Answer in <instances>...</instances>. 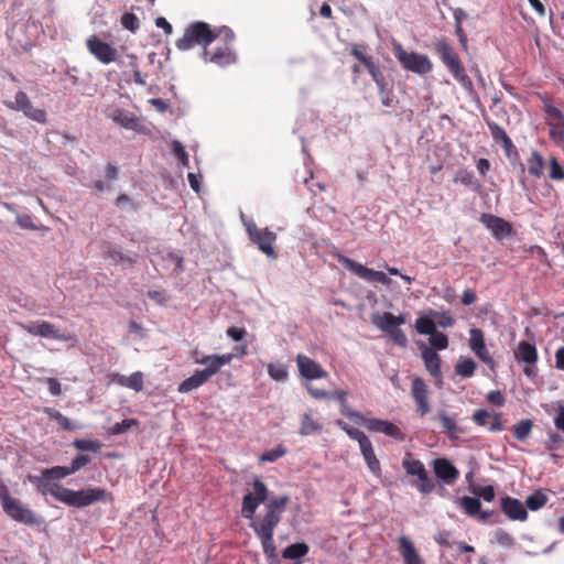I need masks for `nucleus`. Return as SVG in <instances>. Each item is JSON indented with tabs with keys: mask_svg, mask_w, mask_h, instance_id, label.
Segmentation results:
<instances>
[{
	"mask_svg": "<svg viewBox=\"0 0 564 564\" xmlns=\"http://www.w3.org/2000/svg\"><path fill=\"white\" fill-rule=\"evenodd\" d=\"M269 489L267 485L254 477L252 491L242 498L241 514L250 520V528L254 533H274L281 521L282 513L290 501L289 496L275 497L264 506V513L256 516L257 508L268 499Z\"/></svg>",
	"mask_w": 564,
	"mask_h": 564,
	"instance_id": "nucleus-1",
	"label": "nucleus"
},
{
	"mask_svg": "<svg viewBox=\"0 0 564 564\" xmlns=\"http://www.w3.org/2000/svg\"><path fill=\"white\" fill-rule=\"evenodd\" d=\"M28 480L36 486L41 495H52L56 500L78 509L95 502L111 503L113 501L112 494L105 488L88 487L82 490H73L57 482H52L42 473L41 475H29Z\"/></svg>",
	"mask_w": 564,
	"mask_h": 564,
	"instance_id": "nucleus-2",
	"label": "nucleus"
},
{
	"mask_svg": "<svg viewBox=\"0 0 564 564\" xmlns=\"http://www.w3.org/2000/svg\"><path fill=\"white\" fill-rule=\"evenodd\" d=\"M220 36L230 41L235 37L234 32L229 28L224 26L214 31L208 23L197 21L185 29L183 36L176 41L175 45L181 51L191 50L195 45L203 46L202 55L204 59H207L209 54L207 46Z\"/></svg>",
	"mask_w": 564,
	"mask_h": 564,
	"instance_id": "nucleus-3",
	"label": "nucleus"
},
{
	"mask_svg": "<svg viewBox=\"0 0 564 564\" xmlns=\"http://www.w3.org/2000/svg\"><path fill=\"white\" fill-rule=\"evenodd\" d=\"M433 50L453 78L471 96L475 94L473 80L454 47L444 37L433 42Z\"/></svg>",
	"mask_w": 564,
	"mask_h": 564,
	"instance_id": "nucleus-4",
	"label": "nucleus"
},
{
	"mask_svg": "<svg viewBox=\"0 0 564 564\" xmlns=\"http://www.w3.org/2000/svg\"><path fill=\"white\" fill-rule=\"evenodd\" d=\"M0 502L4 513L12 520L28 525L36 523L34 512L26 508L20 499L10 495L9 488L2 479H0Z\"/></svg>",
	"mask_w": 564,
	"mask_h": 564,
	"instance_id": "nucleus-5",
	"label": "nucleus"
},
{
	"mask_svg": "<svg viewBox=\"0 0 564 564\" xmlns=\"http://www.w3.org/2000/svg\"><path fill=\"white\" fill-rule=\"evenodd\" d=\"M540 98L543 104L542 109L545 124L549 128V138L556 147L562 148L564 152V113L552 104L550 98L544 96Z\"/></svg>",
	"mask_w": 564,
	"mask_h": 564,
	"instance_id": "nucleus-6",
	"label": "nucleus"
},
{
	"mask_svg": "<svg viewBox=\"0 0 564 564\" xmlns=\"http://www.w3.org/2000/svg\"><path fill=\"white\" fill-rule=\"evenodd\" d=\"M402 467L406 475L415 477L416 480L412 482V486L423 495H429L435 489V484L430 477L424 464L412 456L411 453H406L403 460Z\"/></svg>",
	"mask_w": 564,
	"mask_h": 564,
	"instance_id": "nucleus-7",
	"label": "nucleus"
},
{
	"mask_svg": "<svg viewBox=\"0 0 564 564\" xmlns=\"http://www.w3.org/2000/svg\"><path fill=\"white\" fill-rule=\"evenodd\" d=\"M393 53L402 67L409 72L425 75L433 69V63L427 55L408 52L399 43L393 44Z\"/></svg>",
	"mask_w": 564,
	"mask_h": 564,
	"instance_id": "nucleus-8",
	"label": "nucleus"
},
{
	"mask_svg": "<svg viewBox=\"0 0 564 564\" xmlns=\"http://www.w3.org/2000/svg\"><path fill=\"white\" fill-rule=\"evenodd\" d=\"M245 227L251 242L257 245L258 249L267 257L275 259L273 245L276 241V234L268 228L260 229L252 220L245 221Z\"/></svg>",
	"mask_w": 564,
	"mask_h": 564,
	"instance_id": "nucleus-9",
	"label": "nucleus"
},
{
	"mask_svg": "<svg viewBox=\"0 0 564 564\" xmlns=\"http://www.w3.org/2000/svg\"><path fill=\"white\" fill-rule=\"evenodd\" d=\"M336 258L341 265L362 280L368 282H378L383 285H390L392 282L384 272L369 269L341 253H337Z\"/></svg>",
	"mask_w": 564,
	"mask_h": 564,
	"instance_id": "nucleus-10",
	"label": "nucleus"
},
{
	"mask_svg": "<svg viewBox=\"0 0 564 564\" xmlns=\"http://www.w3.org/2000/svg\"><path fill=\"white\" fill-rule=\"evenodd\" d=\"M6 107L12 110L22 111L25 117L39 123L47 120L46 111L34 108L30 98L24 91H18L13 101H4Z\"/></svg>",
	"mask_w": 564,
	"mask_h": 564,
	"instance_id": "nucleus-11",
	"label": "nucleus"
},
{
	"mask_svg": "<svg viewBox=\"0 0 564 564\" xmlns=\"http://www.w3.org/2000/svg\"><path fill=\"white\" fill-rule=\"evenodd\" d=\"M193 358L195 364L206 366L200 371L208 381L213 376L218 373L221 367L229 365L231 362L234 355H200L198 351H194Z\"/></svg>",
	"mask_w": 564,
	"mask_h": 564,
	"instance_id": "nucleus-12",
	"label": "nucleus"
},
{
	"mask_svg": "<svg viewBox=\"0 0 564 564\" xmlns=\"http://www.w3.org/2000/svg\"><path fill=\"white\" fill-rule=\"evenodd\" d=\"M86 47L88 52L102 64H111L118 58L117 48L100 40L97 35H90L86 40Z\"/></svg>",
	"mask_w": 564,
	"mask_h": 564,
	"instance_id": "nucleus-13",
	"label": "nucleus"
},
{
	"mask_svg": "<svg viewBox=\"0 0 564 564\" xmlns=\"http://www.w3.org/2000/svg\"><path fill=\"white\" fill-rule=\"evenodd\" d=\"M21 328L32 336L57 339L62 341H68L72 339L70 335L61 333L54 324L46 321H35L29 324H21Z\"/></svg>",
	"mask_w": 564,
	"mask_h": 564,
	"instance_id": "nucleus-14",
	"label": "nucleus"
},
{
	"mask_svg": "<svg viewBox=\"0 0 564 564\" xmlns=\"http://www.w3.org/2000/svg\"><path fill=\"white\" fill-rule=\"evenodd\" d=\"M514 358L518 362H523V373L528 378H534L536 376L535 364L538 362V350L536 347L525 340L518 344L514 350Z\"/></svg>",
	"mask_w": 564,
	"mask_h": 564,
	"instance_id": "nucleus-15",
	"label": "nucleus"
},
{
	"mask_svg": "<svg viewBox=\"0 0 564 564\" xmlns=\"http://www.w3.org/2000/svg\"><path fill=\"white\" fill-rule=\"evenodd\" d=\"M411 397L416 405V414L421 417L425 416L431 411V404L429 401V387L422 378L414 377L412 379Z\"/></svg>",
	"mask_w": 564,
	"mask_h": 564,
	"instance_id": "nucleus-16",
	"label": "nucleus"
},
{
	"mask_svg": "<svg viewBox=\"0 0 564 564\" xmlns=\"http://www.w3.org/2000/svg\"><path fill=\"white\" fill-rule=\"evenodd\" d=\"M432 468L436 479L444 485L451 486L459 478V470L445 457L435 458Z\"/></svg>",
	"mask_w": 564,
	"mask_h": 564,
	"instance_id": "nucleus-17",
	"label": "nucleus"
},
{
	"mask_svg": "<svg viewBox=\"0 0 564 564\" xmlns=\"http://www.w3.org/2000/svg\"><path fill=\"white\" fill-rule=\"evenodd\" d=\"M479 220L482 225L486 226V228L491 231L492 236L498 240L513 235L512 225L501 217L484 213L480 215Z\"/></svg>",
	"mask_w": 564,
	"mask_h": 564,
	"instance_id": "nucleus-18",
	"label": "nucleus"
},
{
	"mask_svg": "<svg viewBox=\"0 0 564 564\" xmlns=\"http://www.w3.org/2000/svg\"><path fill=\"white\" fill-rule=\"evenodd\" d=\"M370 432L382 433L398 441H404L405 434L394 423L381 419H365L361 423Z\"/></svg>",
	"mask_w": 564,
	"mask_h": 564,
	"instance_id": "nucleus-19",
	"label": "nucleus"
},
{
	"mask_svg": "<svg viewBox=\"0 0 564 564\" xmlns=\"http://www.w3.org/2000/svg\"><path fill=\"white\" fill-rule=\"evenodd\" d=\"M295 361L300 375L307 380L326 378L328 375L318 362L303 354H299Z\"/></svg>",
	"mask_w": 564,
	"mask_h": 564,
	"instance_id": "nucleus-20",
	"label": "nucleus"
},
{
	"mask_svg": "<svg viewBox=\"0 0 564 564\" xmlns=\"http://www.w3.org/2000/svg\"><path fill=\"white\" fill-rule=\"evenodd\" d=\"M500 508L510 520L525 521L528 519L527 508L516 498L509 496L502 497Z\"/></svg>",
	"mask_w": 564,
	"mask_h": 564,
	"instance_id": "nucleus-21",
	"label": "nucleus"
},
{
	"mask_svg": "<svg viewBox=\"0 0 564 564\" xmlns=\"http://www.w3.org/2000/svg\"><path fill=\"white\" fill-rule=\"evenodd\" d=\"M473 421L479 426H486L489 432H500L503 430L500 413H490L487 410L479 409L474 412Z\"/></svg>",
	"mask_w": 564,
	"mask_h": 564,
	"instance_id": "nucleus-22",
	"label": "nucleus"
},
{
	"mask_svg": "<svg viewBox=\"0 0 564 564\" xmlns=\"http://www.w3.org/2000/svg\"><path fill=\"white\" fill-rule=\"evenodd\" d=\"M404 323L405 316L403 314L395 316L390 312H386L382 314L377 313L372 315V324L387 335H389L392 329H395Z\"/></svg>",
	"mask_w": 564,
	"mask_h": 564,
	"instance_id": "nucleus-23",
	"label": "nucleus"
},
{
	"mask_svg": "<svg viewBox=\"0 0 564 564\" xmlns=\"http://www.w3.org/2000/svg\"><path fill=\"white\" fill-rule=\"evenodd\" d=\"M347 390H334L329 391L328 399H334L339 403L340 413L347 419L354 421L355 423H362L364 416L360 412L352 410L347 403Z\"/></svg>",
	"mask_w": 564,
	"mask_h": 564,
	"instance_id": "nucleus-24",
	"label": "nucleus"
},
{
	"mask_svg": "<svg viewBox=\"0 0 564 564\" xmlns=\"http://www.w3.org/2000/svg\"><path fill=\"white\" fill-rule=\"evenodd\" d=\"M398 549L404 564H423L422 557L416 551L413 542L405 535L398 538Z\"/></svg>",
	"mask_w": 564,
	"mask_h": 564,
	"instance_id": "nucleus-25",
	"label": "nucleus"
},
{
	"mask_svg": "<svg viewBox=\"0 0 564 564\" xmlns=\"http://www.w3.org/2000/svg\"><path fill=\"white\" fill-rule=\"evenodd\" d=\"M112 121H115L120 127L138 131L140 127V120L137 116H134L132 112L124 110V109H115L110 116Z\"/></svg>",
	"mask_w": 564,
	"mask_h": 564,
	"instance_id": "nucleus-26",
	"label": "nucleus"
},
{
	"mask_svg": "<svg viewBox=\"0 0 564 564\" xmlns=\"http://www.w3.org/2000/svg\"><path fill=\"white\" fill-rule=\"evenodd\" d=\"M225 40V46L217 47L213 53H209L206 61H209L212 63H215L219 66H227L236 62V54L234 51L228 46V43L231 42L230 40Z\"/></svg>",
	"mask_w": 564,
	"mask_h": 564,
	"instance_id": "nucleus-27",
	"label": "nucleus"
},
{
	"mask_svg": "<svg viewBox=\"0 0 564 564\" xmlns=\"http://www.w3.org/2000/svg\"><path fill=\"white\" fill-rule=\"evenodd\" d=\"M490 130V134L495 142L500 143L507 154L514 148V144L510 137L507 134L503 128L494 121H486Z\"/></svg>",
	"mask_w": 564,
	"mask_h": 564,
	"instance_id": "nucleus-28",
	"label": "nucleus"
},
{
	"mask_svg": "<svg viewBox=\"0 0 564 564\" xmlns=\"http://www.w3.org/2000/svg\"><path fill=\"white\" fill-rule=\"evenodd\" d=\"M362 457L369 468V470L376 476L380 477L382 474L381 464L376 456L371 441L360 447Z\"/></svg>",
	"mask_w": 564,
	"mask_h": 564,
	"instance_id": "nucleus-29",
	"label": "nucleus"
},
{
	"mask_svg": "<svg viewBox=\"0 0 564 564\" xmlns=\"http://www.w3.org/2000/svg\"><path fill=\"white\" fill-rule=\"evenodd\" d=\"M459 505L469 517L479 514L482 520H486L489 517L488 511L480 512L481 503L476 497L464 496L460 498Z\"/></svg>",
	"mask_w": 564,
	"mask_h": 564,
	"instance_id": "nucleus-30",
	"label": "nucleus"
},
{
	"mask_svg": "<svg viewBox=\"0 0 564 564\" xmlns=\"http://www.w3.org/2000/svg\"><path fill=\"white\" fill-rule=\"evenodd\" d=\"M528 173L534 178H541L543 176V171L545 167V161L543 155L533 150L531 155L527 160Z\"/></svg>",
	"mask_w": 564,
	"mask_h": 564,
	"instance_id": "nucleus-31",
	"label": "nucleus"
},
{
	"mask_svg": "<svg viewBox=\"0 0 564 564\" xmlns=\"http://www.w3.org/2000/svg\"><path fill=\"white\" fill-rule=\"evenodd\" d=\"M422 358L430 375L434 378H441L442 372L440 355L436 351L427 348L422 352Z\"/></svg>",
	"mask_w": 564,
	"mask_h": 564,
	"instance_id": "nucleus-32",
	"label": "nucleus"
},
{
	"mask_svg": "<svg viewBox=\"0 0 564 564\" xmlns=\"http://www.w3.org/2000/svg\"><path fill=\"white\" fill-rule=\"evenodd\" d=\"M436 417L440 421L442 430L445 434H447L449 437H457L460 430L456 424L455 417L449 416L445 410H440Z\"/></svg>",
	"mask_w": 564,
	"mask_h": 564,
	"instance_id": "nucleus-33",
	"label": "nucleus"
},
{
	"mask_svg": "<svg viewBox=\"0 0 564 564\" xmlns=\"http://www.w3.org/2000/svg\"><path fill=\"white\" fill-rule=\"evenodd\" d=\"M207 382V379L202 373L200 370H196L191 377L186 378L178 386V392L187 393L192 390H195Z\"/></svg>",
	"mask_w": 564,
	"mask_h": 564,
	"instance_id": "nucleus-34",
	"label": "nucleus"
},
{
	"mask_svg": "<svg viewBox=\"0 0 564 564\" xmlns=\"http://www.w3.org/2000/svg\"><path fill=\"white\" fill-rule=\"evenodd\" d=\"M322 431V424L312 417L311 414L305 413L301 419L300 434L307 436Z\"/></svg>",
	"mask_w": 564,
	"mask_h": 564,
	"instance_id": "nucleus-35",
	"label": "nucleus"
},
{
	"mask_svg": "<svg viewBox=\"0 0 564 564\" xmlns=\"http://www.w3.org/2000/svg\"><path fill=\"white\" fill-rule=\"evenodd\" d=\"M44 412L48 415L50 419L56 421L64 431L70 432L78 429L77 425L72 423V421L67 416H65L54 408H45Z\"/></svg>",
	"mask_w": 564,
	"mask_h": 564,
	"instance_id": "nucleus-36",
	"label": "nucleus"
},
{
	"mask_svg": "<svg viewBox=\"0 0 564 564\" xmlns=\"http://www.w3.org/2000/svg\"><path fill=\"white\" fill-rule=\"evenodd\" d=\"M337 425L346 432V434L354 441H357L358 444H359V447L364 446L365 444H367L368 442H370V440L368 438V436L360 430L356 429V427H352L350 425H348L346 422L341 421V420H338L337 421Z\"/></svg>",
	"mask_w": 564,
	"mask_h": 564,
	"instance_id": "nucleus-37",
	"label": "nucleus"
},
{
	"mask_svg": "<svg viewBox=\"0 0 564 564\" xmlns=\"http://www.w3.org/2000/svg\"><path fill=\"white\" fill-rule=\"evenodd\" d=\"M308 551L310 547L306 543L299 542L286 546L282 552V556L290 560L301 558L305 556Z\"/></svg>",
	"mask_w": 564,
	"mask_h": 564,
	"instance_id": "nucleus-38",
	"label": "nucleus"
},
{
	"mask_svg": "<svg viewBox=\"0 0 564 564\" xmlns=\"http://www.w3.org/2000/svg\"><path fill=\"white\" fill-rule=\"evenodd\" d=\"M547 502V496L542 490H535L527 497L525 507L532 511L543 508Z\"/></svg>",
	"mask_w": 564,
	"mask_h": 564,
	"instance_id": "nucleus-39",
	"label": "nucleus"
},
{
	"mask_svg": "<svg viewBox=\"0 0 564 564\" xmlns=\"http://www.w3.org/2000/svg\"><path fill=\"white\" fill-rule=\"evenodd\" d=\"M476 370V362L471 358H460L455 365V371L463 378H470Z\"/></svg>",
	"mask_w": 564,
	"mask_h": 564,
	"instance_id": "nucleus-40",
	"label": "nucleus"
},
{
	"mask_svg": "<svg viewBox=\"0 0 564 564\" xmlns=\"http://www.w3.org/2000/svg\"><path fill=\"white\" fill-rule=\"evenodd\" d=\"M118 382L127 388H130L137 392L141 391L143 389V376L141 372H133L129 377H120Z\"/></svg>",
	"mask_w": 564,
	"mask_h": 564,
	"instance_id": "nucleus-41",
	"label": "nucleus"
},
{
	"mask_svg": "<svg viewBox=\"0 0 564 564\" xmlns=\"http://www.w3.org/2000/svg\"><path fill=\"white\" fill-rule=\"evenodd\" d=\"M274 533H256L260 539L264 554L268 558H273L276 555V547L273 539Z\"/></svg>",
	"mask_w": 564,
	"mask_h": 564,
	"instance_id": "nucleus-42",
	"label": "nucleus"
},
{
	"mask_svg": "<svg viewBox=\"0 0 564 564\" xmlns=\"http://www.w3.org/2000/svg\"><path fill=\"white\" fill-rule=\"evenodd\" d=\"M532 427H533V422L531 420H529V419L522 420L513 425V429H512L513 436L518 441H524L531 434Z\"/></svg>",
	"mask_w": 564,
	"mask_h": 564,
	"instance_id": "nucleus-43",
	"label": "nucleus"
},
{
	"mask_svg": "<svg viewBox=\"0 0 564 564\" xmlns=\"http://www.w3.org/2000/svg\"><path fill=\"white\" fill-rule=\"evenodd\" d=\"M270 378L278 382H284L289 378L288 369L282 364H269L267 367Z\"/></svg>",
	"mask_w": 564,
	"mask_h": 564,
	"instance_id": "nucleus-44",
	"label": "nucleus"
},
{
	"mask_svg": "<svg viewBox=\"0 0 564 564\" xmlns=\"http://www.w3.org/2000/svg\"><path fill=\"white\" fill-rule=\"evenodd\" d=\"M72 445L80 452H98L102 446V444L99 441L89 438L74 440Z\"/></svg>",
	"mask_w": 564,
	"mask_h": 564,
	"instance_id": "nucleus-45",
	"label": "nucleus"
},
{
	"mask_svg": "<svg viewBox=\"0 0 564 564\" xmlns=\"http://www.w3.org/2000/svg\"><path fill=\"white\" fill-rule=\"evenodd\" d=\"M549 178L555 182L564 181V169L555 156L549 159Z\"/></svg>",
	"mask_w": 564,
	"mask_h": 564,
	"instance_id": "nucleus-46",
	"label": "nucleus"
},
{
	"mask_svg": "<svg viewBox=\"0 0 564 564\" xmlns=\"http://www.w3.org/2000/svg\"><path fill=\"white\" fill-rule=\"evenodd\" d=\"M455 183H460L465 186H470L473 188H478L479 183L475 180L474 174L466 170H459L454 176Z\"/></svg>",
	"mask_w": 564,
	"mask_h": 564,
	"instance_id": "nucleus-47",
	"label": "nucleus"
},
{
	"mask_svg": "<svg viewBox=\"0 0 564 564\" xmlns=\"http://www.w3.org/2000/svg\"><path fill=\"white\" fill-rule=\"evenodd\" d=\"M378 93L381 99V102L384 107H393L395 104V98L391 88H388L387 82L383 84L377 85Z\"/></svg>",
	"mask_w": 564,
	"mask_h": 564,
	"instance_id": "nucleus-48",
	"label": "nucleus"
},
{
	"mask_svg": "<svg viewBox=\"0 0 564 564\" xmlns=\"http://www.w3.org/2000/svg\"><path fill=\"white\" fill-rule=\"evenodd\" d=\"M415 329L422 335H432L436 330L435 323L429 317H419L415 321Z\"/></svg>",
	"mask_w": 564,
	"mask_h": 564,
	"instance_id": "nucleus-49",
	"label": "nucleus"
},
{
	"mask_svg": "<svg viewBox=\"0 0 564 564\" xmlns=\"http://www.w3.org/2000/svg\"><path fill=\"white\" fill-rule=\"evenodd\" d=\"M42 474L46 478H50L51 480L63 479V478H65V477L70 475L67 466H54V467H51V468H45V469L42 470Z\"/></svg>",
	"mask_w": 564,
	"mask_h": 564,
	"instance_id": "nucleus-50",
	"label": "nucleus"
},
{
	"mask_svg": "<svg viewBox=\"0 0 564 564\" xmlns=\"http://www.w3.org/2000/svg\"><path fill=\"white\" fill-rule=\"evenodd\" d=\"M121 25L123 29L135 33L140 29V20L134 13L126 12L121 17Z\"/></svg>",
	"mask_w": 564,
	"mask_h": 564,
	"instance_id": "nucleus-51",
	"label": "nucleus"
},
{
	"mask_svg": "<svg viewBox=\"0 0 564 564\" xmlns=\"http://www.w3.org/2000/svg\"><path fill=\"white\" fill-rule=\"evenodd\" d=\"M470 338H469V347L473 351H476L477 349H481L486 346L485 339H484V333L479 328H471L469 330Z\"/></svg>",
	"mask_w": 564,
	"mask_h": 564,
	"instance_id": "nucleus-52",
	"label": "nucleus"
},
{
	"mask_svg": "<svg viewBox=\"0 0 564 564\" xmlns=\"http://www.w3.org/2000/svg\"><path fill=\"white\" fill-rule=\"evenodd\" d=\"M138 425H139V421L137 419H126V420H122L121 422H117L116 424H113L110 430V433H111V435H119V434L127 432L132 426H138Z\"/></svg>",
	"mask_w": 564,
	"mask_h": 564,
	"instance_id": "nucleus-53",
	"label": "nucleus"
},
{
	"mask_svg": "<svg viewBox=\"0 0 564 564\" xmlns=\"http://www.w3.org/2000/svg\"><path fill=\"white\" fill-rule=\"evenodd\" d=\"M286 454V449L284 446L282 445H278L276 447L270 449V451H267L264 452L259 460L260 462H275L278 460L280 457L284 456Z\"/></svg>",
	"mask_w": 564,
	"mask_h": 564,
	"instance_id": "nucleus-54",
	"label": "nucleus"
},
{
	"mask_svg": "<svg viewBox=\"0 0 564 564\" xmlns=\"http://www.w3.org/2000/svg\"><path fill=\"white\" fill-rule=\"evenodd\" d=\"M430 341H431V345L435 349H438V350L446 349L447 346H448V338H447V336L444 333H440L437 330H435V333H433L431 335Z\"/></svg>",
	"mask_w": 564,
	"mask_h": 564,
	"instance_id": "nucleus-55",
	"label": "nucleus"
},
{
	"mask_svg": "<svg viewBox=\"0 0 564 564\" xmlns=\"http://www.w3.org/2000/svg\"><path fill=\"white\" fill-rule=\"evenodd\" d=\"M471 491L482 498L485 501H492L495 499V488L491 485L484 486V487H474Z\"/></svg>",
	"mask_w": 564,
	"mask_h": 564,
	"instance_id": "nucleus-56",
	"label": "nucleus"
},
{
	"mask_svg": "<svg viewBox=\"0 0 564 564\" xmlns=\"http://www.w3.org/2000/svg\"><path fill=\"white\" fill-rule=\"evenodd\" d=\"M90 463V457L88 455H78L76 456L69 466H67L70 475L75 474L79 469H82L84 466Z\"/></svg>",
	"mask_w": 564,
	"mask_h": 564,
	"instance_id": "nucleus-57",
	"label": "nucleus"
},
{
	"mask_svg": "<svg viewBox=\"0 0 564 564\" xmlns=\"http://www.w3.org/2000/svg\"><path fill=\"white\" fill-rule=\"evenodd\" d=\"M305 389L307 393L315 400H327L329 391L314 387L312 383H306Z\"/></svg>",
	"mask_w": 564,
	"mask_h": 564,
	"instance_id": "nucleus-58",
	"label": "nucleus"
},
{
	"mask_svg": "<svg viewBox=\"0 0 564 564\" xmlns=\"http://www.w3.org/2000/svg\"><path fill=\"white\" fill-rule=\"evenodd\" d=\"M388 336L400 347H405L408 345V338L400 326L392 329Z\"/></svg>",
	"mask_w": 564,
	"mask_h": 564,
	"instance_id": "nucleus-59",
	"label": "nucleus"
},
{
	"mask_svg": "<svg viewBox=\"0 0 564 564\" xmlns=\"http://www.w3.org/2000/svg\"><path fill=\"white\" fill-rule=\"evenodd\" d=\"M17 224L22 229L36 230L37 227L34 225L33 219L30 215L23 214L17 216Z\"/></svg>",
	"mask_w": 564,
	"mask_h": 564,
	"instance_id": "nucleus-60",
	"label": "nucleus"
},
{
	"mask_svg": "<svg viewBox=\"0 0 564 564\" xmlns=\"http://www.w3.org/2000/svg\"><path fill=\"white\" fill-rule=\"evenodd\" d=\"M173 152L183 165L188 164V154L186 153V151L181 142H178V141L173 142Z\"/></svg>",
	"mask_w": 564,
	"mask_h": 564,
	"instance_id": "nucleus-61",
	"label": "nucleus"
},
{
	"mask_svg": "<svg viewBox=\"0 0 564 564\" xmlns=\"http://www.w3.org/2000/svg\"><path fill=\"white\" fill-rule=\"evenodd\" d=\"M246 335H247V330L245 328L231 326L227 329V336L230 337L234 341L243 340Z\"/></svg>",
	"mask_w": 564,
	"mask_h": 564,
	"instance_id": "nucleus-62",
	"label": "nucleus"
},
{
	"mask_svg": "<svg viewBox=\"0 0 564 564\" xmlns=\"http://www.w3.org/2000/svg\"><path fill=\"white\" fill-rule=\"evenodd\" d=\"M487 400L496 406H502L506 402L503 394L499 390H492L487 394Z\"/></svg>",
	"mask_w": 564,
	"mask_h": 564,
	"instance_id": "nucleus-63",
	"label": "nucleus"
},
{
	"mask_svg": "<svg viewBox=\"0 0 564 564\" xmlns=\"http://www.w3.org/2000/svg\"><path fill=\"white\" fill-rule=\"evenodd\" d=\"M474 352L482 362L488 365L491 369L495 367V360L490 356V354H489L488 349L486 348V346L484 348L479 349V350L477 349Z\"/></svg>",
	"mask_w": 564,
	"mask_h": 564,
	"instance_id": "nucleus-64",
	"label": "nucleus"
}]
</instances>
